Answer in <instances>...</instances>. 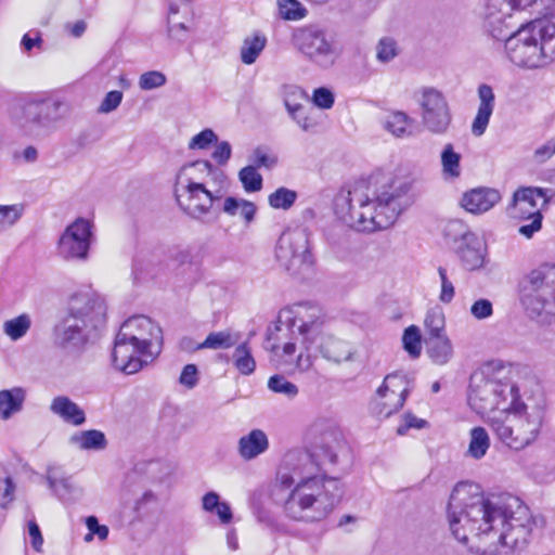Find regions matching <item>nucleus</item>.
Here are the masks:
<instances>
[{
  "instance_id": "nucleus-1",
  "label": "nucleus",
  "mask_w": 555,
  "mask_h": 555,
  "mask_svg": "<svg viewBox=\"0 0 555 555\" xmlns=\"http://www.w3.org/2000/svg\"><path fill=\"white\" fill-rule=\"evenodd\" d=\"M448 518L452 534L463 544L469 538L489 542L483 555H495L499 546L526 542L535 519L522 501L513 495L485 498L472 482H459L449 499Z\"/></svg>"
},
{
  "instance_id": "nucleus-2",
  "label": "nucleus",
  "mask_w": 555,
  "mask_h": 555,
  "mask_svg": "<svg viewBox=\"0 0 555 555\" xmlns=\"http://www.w3.org/2000/svg\"><path fill=\"white\" fill-rule=\"evenodd\" d=\"M414 183L412 176L361 177L338 191L335 215L357 232L386 230L413 204Z\"/></svg>"
},
{
  "instance_id": "nucleus-3",
  "label": "nucleus",
  "mask_w": 555,
  "mask_h": 555,
  "mask_svg": "<svg viewBox=\"0 0 555 555\" xmlns=\"http://www.w3.org/2000/svg\"><path fill=\"white\" fill-rule=\"evenodd\" d=\"M337 454L328 446H314L312 451H288L283 464L292 470L298 482L284 503L286 515L294 520L320 521L327 517L340 501L344 491L338 479L318 476L325 464H336Z\"/></svg>"
},
{
  "instance_id": "nucleus-4",
  "label": "nucleus",
  "mask_w": 555,
  "mask_h": 555,
  "mask_svg": "<svg viewBox=\"0 0 555 555\" xmlns=\"http://www.w3.org/2000/svg\"><path fill=\"white\" fill-rule=\"evenodd\" d=\"M106 321L107 306L101 295L75 293L52 327V344L67 353L79 352L100 336Z\"/></svg>"
},
{
  "instance_id": "nucleus-5",
  "label": "nucleus",
  "mask_w": 555,
  "mask_h": 555,
  "mask_svg": "<svg viewBox=\"0 0 555 555\" xmlns=\"http://www.w3.org/2000/svg\"><path fill=\"white\" fill-rule=\"evenodd\" d=\"M163 349V330L145 315H133L120 326L114 341L112 362L131 375L152 363Z\"/></svg>"
},
{
  "instance_id": "nucleus-6",
  "label": "nucleus",
  "mask_w": 555,
  "mask_h": 555,
  "mask_svg": "<svg viewBox=\"0 0 555 555\" xmlns=\"http://www.w3.org/2000/svg\"><path fill=\"white\" fill-rule=\"evenodd\" d=\"M70 112L72 106L64 98L31 93L14 101L10 108V120L22 135L41 140L56 132Z\"/></svg>"
},
{
  "instance_id": "nucleus-7",
  "label": "nucleus",
  "mask_w": 555,
  "mask_h": 555,
  "mask_svg": "<svg viewBox=\"0 0 555 555\" xmlns=\"http://www.w3.org/2000/svg\"><path fill=\"white\" fill-rule=\"evenodd\" d=\"M509 28L504 40L506 57L517 67L542 68L555 59V24L545 18H535L521 24L516 30Z\"/></svg>"
},
{
  "instance_id": "nucleus-8",
  "label": "nucleus",
  "mask_w": 555,
  "mask_h": 555,
  "mask_svg": "<svg viewBox=\"0 0 555 555\" xmlns=\"http://www.w3.org/2000/svg\"><path fill=\"white\" fill-rule=\"evenodd\" d=\"M518 296L526 315L541 325L555 322V262H542L521 276Z\"/></svg>"
},
{
  "instance_id": "nucleus-9",
  "label": "nucleus",
  "mask_w": 555,
  "mask_h": 555,
  "mask_svg": "<svg viewBox=\"0 0 555 555\" xmlns=\"http://www.w3.org/2000/svg\"><path fill=\"white\" fill-rule=\"evenodd\" d=\"M544 409L540 404L529 406L515 399L511 409L501 416L492 417L489 425L494 435L507 447L520 450L532 443L542 427Z\"/></svg>"
},
{
  "instance_id": "nucleus-10",
  "label": "nucleus",
  "mask_w": 555,
  "mask_h": 555,
  "mask_svg": "<svg viewBox=\"0 0 555 555\" xmlns=\"http://www.w3.org/2000/svg\"><path fill=\"white\" fill-rule=\"evenodd\" d=\"M517 397L518 389L511 382H502L483 372H475L470 376L468 404L477 414L494 410L503 413L511 409Z\"/></svg>"
},
{
  "instance_id": "nucleus-11",
  "label": "nucleus",
  "mask_w": 555,
  "mask_h": 555,
  "mask_svg": "<svg viewBox=\"0 0 555 555\" xmlns=\"http://www.w3.org/2000/svg\"><path fill=\"white\" fill-rule=\"evenodd\" d=\"M550 0H487L482 14L483 27L493 38H502L514 28V16L524 11L546 15Z\"/></svg>"
},
{
  "instance_id": "nucleus-12",
  "label": "nucleus",
  "mask_w": 555,
  "mask_h": 555,
  "mask_svg": "<svg viewBox=\"0 0 555 555\" xmlns=\"http://www.w3.org/2000/svg\"><path fill=\"white\" fill-rule=\"evenodd\" d=\"M275 258L292 275H305L313 266L309 236L305 230L284 232L275 247Z\"/></svg>"
},
{
  "instance_id": "nucleus-13",
  "label": "nucleus",
  "mask_w": 555,
  "mask_h": 555,
  "mask_svg": "<svg viewBox=\"0 0 555 555\" xmlns=\"http://www.w3.org/2000/svg\"><path fill=\"white\" fill-rule=\"evenodd\" d=\"M293 42L310 62L322 68L333 66L339 55L335 41L315 26L297 28Z\"/></svg>"
},
{
  "instance_id": "nucleus-14",
  "label": "nucleus",
  "mask_w": 555,
  "mask_h": 555,
  "mask_svg": "<svg viewBox=\"0 0 555 555\" xmlns=\"http://www.w3.org/2000/svg\"><path fill=\"white\" fill-rule=\"evenodd\" d=\"M175 195L180 208L191 218L205 222L214 205L221 201L220 191H209L202 183L177 182Z\"/></svg>"
},
{
  "instance_id": "nucleus-15",
  "label": "nucleus",
  "mask_w": 555,
  "mask_h": 555,
  "mask_svg": "<svg viewBox=\"0 0 555 555\" xmlns=\"http://www.w3.org/2000/svg\"><path fill=\"white\" fill-rule=\"evenodd\" d=\"M418 104L424 127L436 134L446 133L452 121V113L444 94L436 88L423 87Z\"/></svg>"
},
{
  "instance_id": "nucleus-16",
  "label": "nucleus",
  "mask_w": 555,
  "mask_h": 555,
  "mask_svg": "<svg viewBox=\"0 0 555 555\" xmlns=\"http://www.w3.org/2000/svg\"><path fill=\"white\" fill-rule=\"evenodd\" d=\"M92 223L77 218L68 224L57 242V254L66 261H86L92 242Z\"/></svg>"
},
{
  "instance_id": "nucleus-17",
  "label": "nucleus",
  "mask_w": 555,
  "mask_h": 555,
  "mask_svg": "<svg viewBox=\"0 0 555 555\" xmlns=\"http://www.w3.org/2000/svg\"><path fill=\"white\" fill-rule=\"evenodd\" d=\"M553 191L537 186L518 188L506 206V215L515 220L525 221L528 218L538 217L541 210L547 206Z\"/></svg>"
},
{
  "instance_id": "nucleus-18",
  "label": "nucleus",
  "mask_w": 555,
  "mask_h": 555,
  "mask_svg": "<svg viewBox=\"0 0 555 555\" xmlns=\"http://www.w3.org/2000/svg\"><path fill=\"white\" fill-rule=\"evenodd\" d=\"M405 376L399 373L388 374L376 390V402L377 413L389 417L395 412L399 411L408 397L409 388L404 386Z\"/></svg>"
},
{
  "instance_id": "nucleus-19",
  "label": "nucleus",
  "mask_w": 555,
  "mask_h": 555,
  "mask_svg": "<svg viewBox=\"0 0 555 555\" xmlns=\"http://www.w3.org/2000/svg\"><path fill=\"white\" fill-rule=\"evenodd\" d=\"M310 344L314 346L324 360L334 364L351 362L357 353L349 341L330 333L321 334L318 338H313Z\"/></svg>"
},
{
  "instance_id": "nucleus-20",
  "label": "nucleus",
  "mask_w": 555,
  "mask_h": 555,
  "mask_svg": "<svg viewBox=\"0 0 555 555\" xmlns=\"http://www.w3.org/2000/svg\"><path fill=\"white\" fill-rule=\"evenodd\" d=\"M323 319L321 310L308 304H299L294 311L292 326L297 328L298 333L304 336L306 343H312L313 338H318L324 332L322 331Z\"/></svg>"
},
{
  "instance_id": "nucleus-21",
  "label": "nucleus",
  "mask_w": 555,
  "mask_h": 555,
  "mask_svg": "<svg viewBox=\"0 0 555 555\" xmlns=\"http://www.w3.org/2000/svg\"><path fill=\"white\" fill-rule=\"evenodd\" d=\"M501 199L502 195L498 189L478 186L463 193L460 206L465 211L479 216L491 210Z\"/></svg>"
},
{
  "instance_id": "nucleus-22",
  "label": "nucleus",
  "mask_w": 555,
  "mask_h": 555,
  "mask_svg": "<svg viewBox=\"0 0 555 555\" xmlns=\"http://www.w3.org/2000/svg\"><path fill=\"white\" fill-rule=\"evenodd\" d=\"M479 106L472 124V133L480 137L485 133L495 105V95L491 86L479 85L477 89Z\"/></svg>"
},
{
  "instance_id": "nucleus-23",
  "label": "nucleus",
  "mask_w": 555,
  "mask_h": 555,
  "mask_svg": "<svg viewBox=\"0 0 555 555\" xmlns=\"http://www.w3.org/2000/svg\"><path fill=\"white\" fill-rule=\"evenodd\" d=\"M454 250L465 269L474 271L483 267L486 246L477 234L466 237V242L454 246Z\"/></svg>"
},
{
  "instance_id": "nucleus-24",
  "label": "nucleus",
  "mask_w": 555,
  "mask_h": 555,
  "mask_svg": "<svg viewBox=\"0 0 555 555\" xmlns=\"http://www.w3.org/2000/svg\"><path fill=\"white\" fill-rule=\"evenodd\" d=\"M53 414L59 415L64 422L74 426H80L86 422L85 411L68 397L57 396L50 405Z\"/></svg>"
},
{
  "instance_id": "nucleus-25",
  "label": "nucleus",
  "mask_w": 555,
  "mask_h": 555,
  "mask_svg": "<svg viewBox=\"0 0 555 555\" xmlns=\"http://www.w3.org/2000/svg\"><path fill=\"white\" fill-rule=\"evenodd\" d=\"M269 447L267 435L261 429H253L238 440V454L244 460H253Z\"/></svg>"
},
{
  "instance_id": "nucleus-26",
  "label": "nucleus",
  "mask_w": 555,
  "mask_h": 555,
  "mask_svg": "<svg viewBox=\"0 0 555 555\" xmlns=\"http://www.w3.org/2000/svg\"><path fill=\"white\" fill-rule=\"evenodd\" d=\"M26 391L22 387L0 390V418L7 421L23 409Z\"/></svg>"
},
{
  "instance_id": "nucleus-27",
  "label": "nucleus",
  "mask_w": 555,
  "mask_h": 555,
  "mask_svg": "<svg viewBox=\"0 0 555 555\" xmlns=\"http://www.w3.org/2000/svg\"><path fill=\"white\" fill-rule=\"evenodd\" d=\"M425 343L427 353L434 363L444 365L452 359L453 345L447 335L440 337H426Z\"/></svg>"
},
{
  "instance_id": "nucleus-28",
  "label": "nucleus",
  "mask_w": 555,
  "mask_h": 555,
  "mask_svg": "<svg viewBox=\"0 0 555 555\" xmlns=\"http://www.w3.org/2000/svg\"><path fill=\"white\" fill-rule=\"evenodd\" d=\"M221 211L230 217L240 215L246 224L255 220L257 207L253 202L234 196H228L223 199Z\"/></svg>"
},
{
  "instance_id": "nucleus-29",
  "label": "nucleus",
  "mask_w": 555,
  "mask_h": 555,
  "mask_svg": "<svg viewBox=\"0 0 555 555\" xmlns=\"http://www.w3.org/2000/svg\"><path fill=\"white\" fill-rule=\"evenodd\" d=\"M72 444L80 450H104L107 447V440L101 430L89 429L77 433L69 438Z\"/></svg>"
},
{
  "instance_id": "nucleus-30",
  "label": "nucleus",
  "mask_w": 555,
  "mask_h": 555,
  "mask_svg": "<svg viewBox=\"0 0 555 555\" xmlns=\"http://www.w3.org/2000/svg\"><path fill=\"white\" fill-rule=\"evenodd\" d=\"M413 119L404 112H391L383 121V127L386 131L396 138H404L411 135V126Z\"/></svg>"
},
{
  "instance_id": "nucleus-31",
  "label": "nucleus",
  "mask_w": 555,
  "mask_h": 555,
  "mask_svg": "<svg viewBox=\"0 0 555 555\" xmlns=\"http://www.w3.org/2000/svg\"><path fill=\"white\" fill-rule=\"evenodd\" d=\"M267 44V38L260 33L247 36L241 46L240 56L242 63L251 65L256 62Z\"/></svg>"
},
{
  "instance_id": "nucleus-32",
  "label": "nucleus",
  "mask_w": 555,
  "mask_h": 555,
  "mask_svg": "<svg viewBox=\"0 0 555 555\" xmlns=\"http://www.w3.org/2000/svg\"><path fill=\"white\" fill-rule=\"evenodd\" d=\"M241 335L231 330L210 333L195 349H229L238 344Z\"/></svg>"
},
{
  "instance_id": "nucleus-33",
  "label": "nucleus",
  "mask_w": 555,
  "mask_h": 555,
  "mask_svg": "<svg viewBox=\"0 0 555 555\" xmlns=\"http://www.w3.org/2000/svg\"><path fill=\"white\" fill-rule=\"evenodd\" d=\"M490 448V437L488 431L480 426L474 427L469 431V443L466 456L474 460H481Z\"/></svg>"
},
{
  "instance_id": "nucleus-34",
  "label": "nucleus",
  "mask_w": 555,
  "mask_h": 555,
  "mask_svg": "<svg viewBox=\"0 0 555 555\" xmlns=\"http://www.w3.org/2000/svg\"><path fill=\"white\" fill-rule=\"evenodd\" d=\"M234 367L245 376L253 374L256 370V361L251 354V349L247 341L237 344L232 357Z\"/></svg>"
},
{
  "instance_id": "nucleus-35",
  "label": "nucleus",
  "mask_w": 555,
  "mask_h": 555,
  "mask_svg": "<svg viewBox=\"0 0 555 555\" xmlns=\"http://www.w3.org/2000/svg\"><path fill=\"white\" fill-rule=\"evenodd\" d=\"M475 234L476 233L472 232L468 225L460 219L449 220L443 227V237L449 244H452L453 247L462 245L466 242V237Z\"/></svg>"
},
{
  "instance_id": "nucleus-36",
  "label": "nucleus",
  "mask_w": 555,
  "mask_h": 555,
  "mask_svg": "<svg viewBox=\"0 0 555 555\" xmlns=\"http://www.w3.org/2000/svg\"><path fill=\"white\" fill-rule=\"evenodd\" d=\"M31 324L30 315L22 313L13 319L7 320L2 325V331L11 340L16 341L28 333Z\"/></svg>"
},
{
  "instance_id": "nucleus-37",
  "label": "nucleus",
  "mask_w": 555,
  "mask_h": 555,
  "mask_svg": "<svg viewBox=\"0 0 555 555\" xmlns=\"http://www.w3.org/2000/svg\"><path fill=\"white\" fill-rule=\"evenodd\" d=\"M298 198V193L294 190L280 186L268 196V204L273 209L288 210Z\"/></svg>"
},
{
  "instance_id": "nucleus-38",
  "label": "nucleus",
  "mask_w": 555,
  "mask_h": 555,
  "mask_svg": "<svg viewBox=\"0 0 555 555\" xmlns=\"http://www.w3.org/2000/svg\"><path fill=\"white\" fill-rule=\"evenodd\" d=\"M424 326L427 337H440L447 335L444 333L446 320L441 308L436 307L427 311Z\"/></svg>"
},
{
  "instance_id": "nucleus-39",
  "label": "nucleus",
  "mask_w": 555,
  "mask_h": 555,
  "mask_svg": "<svg viewBox=\"0 0 555 555\" xmlns=\"http://www.w3.org/2000/svg\"><path fill=\"white\" fill-rule=\"evenodd\" d=\"M47 482L49 488L60 499L70 492L72 485L69 478L66 477L57 467H49L47 469Z\"/></svg>"
},
{
  "instance_id": "nucleus-40",
  "label": "nucleus",
  "mask_w": 555,
  "mask_h": 555,
  "mask_svg": "<svg viewBox=\"0 0 555 555\" xmlns=\"http://www.w3.org/2000/svg\"><path fill=\"white\" fill-rule=\"evenodd\" d=\"M268 388L279 395L285 396L287 399L292 400L297 397L299 389L298 387L286 379L283 375H273L268 380Z\"/></svg>"
},
{
  "instance_id": "nucleus-41",
  "label": "nucleus",
  "mask_w": 555,
  "mask_h": 555,
  "mask_svg": "<svg viewBox=\"0 0 555 555\" xmlns=\"http://www.w3.org/2000/svg\"><path fill=\"white\" fill-rule=\"evenodd\" d=\"M279 12L286 21H298L306 16L307 10L298 0H278Z\"/></svg>"
},
{
  "instance_id": "nucleus-42",
  "label": "nucleus",
  "mask_w": 555,
  "mask_h": 555,
  "mask_svg": "<svg viewBox=\"0 0 555 555\" xmlns=\"http://www.w3.org/2000/svg\"><path fill=\"white\" fill-rule=\"evenodd\" d=\"M399 55L397 41L391 37L382 38L376 46V59L380 63H389Z\"/></svg>"
},
{
  "instance_id": "nucleus-43",
  "label": "nucleus",
  "mask_w": 555,
  "mask_h": 555,
  "mask_svg": "<svg viewBox=\"0 0 555 555\" xmlns=\"http://www.w3.org/2000/svg\"><path fill=\"white\" fill-rule=\"evenodd\" d=\"M403 348L412 357L417 358L421 354V333L420 328L411 325L404 330L402 336Z\"/></svg>"
},
{
  "instance_id": "nucleus-44",
  "label": "nucleus",
  "mask_w": 555,
  "mask_h": 555,
  "mask_svg": "<svg viewBox=\"0 0 555 555\" xmlns=\"http://www.w3.org/2000/svg\"><path fill=\"white\" fill-rule=\"evenodd\" d=\"M249 162H251L257 169L272 170L278 164V156L268 152L267 149L259 146L250 154Z\"/></svg>"
},
{
  "instance_id": "nucleus-45",
  "label": "nucleus",
  "mask_w": 555,
  "mask_h": 555,
  "mask_svg": "<svg viewBox=\"0 0 555 555\" xmlns=\"http://www.w3.org/2000/svg\"><path fill=\"white\" fill-rule=\"evenodd\" d=\"M22 205H0V233L14 225L23 215Z\"/></svg>"
},
{
  "instance_id": "nucleus-46",
  "label": "nucleus",
  "mask_w": 555,
  "mask_h": 555,
  "mask_svg": "<svg viewBox=\"0 0 555 555\" xmlns=\"http://www.w3.org/2000/svg\"><path fill=\"white\" fill-rule=\"evenodd\" d=\"M168 37L179 43H183L188 40L191 26L185 23L178 21L177 18L168 17V28H167Z\"/></svg>"
},
{
  "instance_id": "nucleus-47",
  "label": "nucleus",
  "mask_w": 555,
  "mask_h": 555,
  "mask_svg": "<svg viewBox=\"0 0 555 555\" xmlns=\"http://www.w3.org/2000/svg\"><path fill=\"white\" fill-rule=\"evenodd\" d=\"M167 78L158 70L143 73L139 78V87L142 90H153L165 86Z\"/></svg>"
},
{
  "instance_id": "nucleus-48",
  "label": "nucleus",
  "mask_w": 555,
  "mask_h": 555,
  "mask_svg": "<svg viewBox=\"0 0 555 555\" xmlns=\"http://www.w3.org/2000/svg\"><path fill=\"white\" fill-rule=\"evenodd\" d=\"M461 155L455 153L451 144H447L441 153V163L444 173H459Z\"/></svg>"
},
{
  "instance_id": "nucleus-49",
  "label": "nucleus",
  "mask_w": 555,
  "mask_h": 555,
  "mask_svg": "<svg viewBox=\"0 0 555 555\" xmlns=\"http://www.w3.org/2000/svg\"><path fill=\"white\" fill-rule=\"evenodd\" d=\"M218 142V137L217 134L214 132L212 129H204L203 131H201L199 133L195 134L190 143H189V149L191 150H206L209 147V145H211L212 143H217Z\"/></svg>"
},
{
  "instance_id": "nucleus-50",
  "label": "nucleus",
  "mask_w": 555,
  "mask_h": 555,
  "mask_svg": "<svg viewBox=\"0 0 555 555\" xmlns=\"http://www.w3.org/2000/svg\"><path fill=\"white\" fill-rule=\"evenodd\" d=\"M306 100V92L296 86H287L284 88V104L287 112L292 111V106L296 108L302 105V101Z\"/></svg>"
},
{
  "instance_id": "nucleus-51",
  "label": "nucleus",
  "mask_w": 555,
  "mask_h": 555,
  "mask_svg": "<svg viewBox=\"0 0 555 555\" xmlns=\"http://www.w3.org/2000/svg\"><path fill=\"white\" fill-rule=\"evenodd\" d=\"M122 98L124 94L121 91L113 90L107 92L98 107V113L109 114L116 111L120 105Z\"/></svg>"
},
{
  "instance_id": "nucleus-52",
  "label": "nucleus",
  "mask_w": 555,
  "mask_h": 555,
  "mask_svg": "<svg viewBox=\"0 0 555 555\" xmlns=\"http://www.w3.org/2000/svg\"><path fill=\"white\" fill-rule=\"evenodd\" d=\"M438 274L441 281L439 300L443 304H450L453 300L455 294L453 283L449 280L446 268L439 267Z\"/></svg>"
},
{
  "instance_id": "nucleus-53",
  "label": "nucleus",
  "mask_w": 555,
  "mask_h": 555,
  "mask_svg": "<svg viewBox=\"0 0 555 555\" xmlns=\"http://www.w3.org/2000/svg\"><path fill=\"white\" fill-rule=\"evenodd\" d=\"M312 102L322 109H328L334 105V93L325 87L317 88L313 91Z\"/></svg>"
},
{
  "instance_id": "nucleus-54",
  "label": "nucleus",
  "mask_w": 555,
  "mask_h": 555,
  "mask_svg": "<svg viewBox=\"0 0 555 555\" xmlns=\"http://www.w3.org/2000/svg\"><path fill=\"white\" fill-rule=\"evenodd\" d=\"M469 311L476 320H485L493 314V306L489 299L480 298L472 305Z\"/></svg>"
},
{
  "instance_id": "nucleus-55",
  "label": "nucleus",
  "mask_w": 555,
  "mask_h": 555,
  "mask_svg": "<svg viewBox=\"0 0 555 555\" xmlns=\"http://www.w3.org/2000/svg\"><path fill=\"white\" fill-rule=\"evenodd\" d=\"M292 119L304 130L309 131L314 126L315 122L307 115L306 108L304 105H299V107L292 106V111L288 112Z\"/></svg>"
},
{
  "instance_id": "nucleus-56",
  "label": "nucleus",
  "mask_w": 555,
  "mask_h": 555,
  "mask_svg": "<svg viewBox=\"0 0 555 555\" xmlns=\"http://www.w3.org/2000/svg\"><path fill=\"white\" fill-rule=\"evenodd\" d=\"M15 485L11 477L0 479V507L5 509L14 500Z\"/></svg>"
},
{
  "instance_id": "nucleus-57",
  "label": "nucleus",
  "mask_w": 555,
  "mask_h": 555,
  "mask_svg": "<svg viewBox=\"0 0 555 555\" xmlns=\"http://www.w3.org/2000/svg\"><path fill=\"white\" fill-rule=\"evenodd\" d=\"M232 149L228 141L217 142L216 149L212 152V159L220 166L228 163L231 157Z\"/></svg>"
},
{
  "instance_id": "nucleus-58",
  "label": "nucleus",
  "mask_w": 555,
  "mask_h": 555,
  "mask_svg": "<svg viewBox=\"0 0 555 555\" xmlns=\"http://www.w3.org/2000/svg\"><path fill=\"white\" fill-rule=\"evenodd\" d=\"M197 367L195 364H186L180 375L179 382L188 388H193L197 384Z\"/></svg>"
},
{
  "instance_id": "nucleus-59",
  "label": "nucleus",
  "mask_w": 555,
  "mask_h": 555,
  "mask_svg": "<svg viewBox=\"0 0 555 555\" xmlns=\"http://www.w3.org/2000/svg\"><path fill=\"white\" fill-rule=\"evenodd\" d=\"M527 220H530V223L520 225L518 233L526 238H531L534 233L542 229L543 216L539 215L538 217L528 218Z\"/></svg>"
},
{
  "instance_id": "nucleus-60",
  "label": "nucleus",
  "mask_w": 555,
  "mask_h": 555,
  "mask_svg": "<svg viewBox=\"0 0 555 555\" xmlns=\"http://www.w3.org/2000/svg\"><path fill=\"white\" fill-rule=\"evenodd\" d=\"M86 525L89 531L98 535L100 540H105L108 535V528L104 525H100L95 516H88Z\"/></svg>"
},
{
  "instance_id": "nucleus-61",
  "label": "nucleus",
  "mask_w": 555,
  "mask_h": 555,
  "mask_svg": "<svg viewBox=\"0 0 555 555\" xmlns=\"http://www.w3.org/2000/svg\"><path fill=\"white\" fill-rule=\"evenodd\" d=\"M555 154V138L545 142L542 146L538 147L534 152V158L539 163L547 160Z\"/></svg>"
},
{
  "instance_id": "nucleus-62",
  "label": "nucleus",
  "mask_w": 555,
  "mask_h": 555,
  "mask_svg": "<svg viewBox=\"0 0 555 555\" xmlns=\"http://www.w3.org/2000/svg\"><path fill=\"white\" fill-rule=\"evenodd\" d=\"M28 532L30 535L31 546L36 552H41L43 538L39 526L34 520L28 521Z\"/></svg>"
},
{
  "instance_id": "nucleus-63",
  "label": "nucleus",
  "mask_w": 555,
  "mask_h": 555,
  "mask_svg": "<svg viewBox=\"0 0 555 555\" xmlns=\"http://www.w3.org/2000/svg\"><path fill=\"white\" fill-rule=\"evenodd\" d=\"M246 192H257L262 188V176H240Z\"/></svg>"
},
{
  "instance_id": "nucleus-64",
  "label": "nucleus",
  "mask_w": 555,
  "mask_h": 555,
  "mask_svg": "<svg viewBox=\"0 0 555 555\" xmlns=\"http://www.w3.org/2000/svg\"><path fill=\"white\" fill-rule=\"evenodd\" d=\"M404 425H401L398 427L397 433L399 435H404L408 429L414 427V428H423L426 424L424 420H418L416 416L412 414H406L404 417Z\"/></svg>"
}]
</instances>
